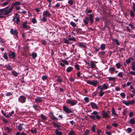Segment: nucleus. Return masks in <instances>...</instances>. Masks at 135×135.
Masks as SVG:
<instances>
[{
  "label": "nucleus",
  "mask_w": 135,
  "mask_h": 135,
  "mask_svg": "<svg viewBox=\"0 0 135 135\" xmlns=\"http://www.w3.org/2000/svg\"><path fill=\"white\" fill-rule=\"evenodd\" d=\"M8 6H7L4 8L2 9V15H7L9 14L12 11L13 8L11 7L8 8Z\"/></svg>",
  "instance_id": "nucleus-1"
},
{
  "label": "nucleus",
  "mask_w": 135,
  "mask_h": 135,
  "mask_svg": "<svg viewBox=\"0 0 135 135\" xmlns=\"http://www.w3.org/2000/svg\"><path fill=\"white\" fill-rule=\"evenodd\" d=\"M66 102L68 104H70L72 106L76 104L77 101L76 100H75L73 99H67Z\"/></svg>",
  "instance_id": "nucleus-2"
},
{
  "label": "nucleus",
  "mask_w": 135,
  "mask_h": 135,
  "mask_svg": "<svg viewBox=\"0 0 135 135\" xmlns=\"http://www.w3.org/2000/svg\"><path fill=\"white\" fill-rule=\"evenodd\" d=\"M87 83L91 85H93L94 86H96L99 83V82L96 80H93L92 81L88 80L87 81Z\"/></svg>",
  "instance_id": "nucleus-3"
},
{
  "label": "nucleus",
  "mask_w": 135,
  "mask_h": 135,
  "mask_svg": "<svg viewBox=\"0 0 135 135\" xmlns=\"http://www.w3.org/2000/svg\"><path fill=\"white\" fill-rule=\"evenodd\" d=\"M26 98L23 95L21 96L18 99V101L21 103H23L26 101Z\"/></svg>",
  "instance_id": "nucleus-4"
},
{
  "label": "nucleus",
  "mask_w": 135,
  "mask_h": 135,
  "mask_svg": "<svg viewBox=\"0 0 135 135\" xmlns=\"http://www.w3.org/2000/svg\"><path fill=\"white\" fill-rule=\"evenodd\" d=\"M63 110L64 111L68 114L72 113V111L70 109H69L66 106H64L63 107Z\"/></svg>",
  "instance_id": "nucleus-5"
},
{
  "label": "nucleus",
  "mask_w": 135,
  "mask_h": 135,
  "mask_svg": "<svg viewBox=\"0 0 135 135\" xmlns=\"http://www.w3.org/2000/svg\"><path fill=\"white\" fill-rule=\"evenodd\" d=\"M134 100H132L131 101L129 100L127 102L125 101L123 102V103L126 105L127 106H128L129 105H131L134 103Z\"/></svg>",
  "instance_id": "nucleus-6"
},
{
  "label": "nucleus",
  "mask_w": 135,
  "mask_h": 135,
  "mask_svg": "<svg viewBox=\"0 0 135 135\" xmlns=\"http://www.w3.org/2000/svg\"><path fill=\"white\" fill-rule=\"evenodd\" d=\"M43 15L46 17H50L51 16V14L48 11H46L43 12Z\"/></svg>",
  "instance_id": "nucleus-7"
},
{
  "label": "nucleus",
  "mask_w": 135,
  "mask_h": 135,
  "mask_svg": "<svg viewBox=\"0 0 135 135\" xmlns=\"http://www.w3.org/2000/svg\"><path fill=\"white\" fill-rule=\"evenodd\" d=\"M103 115V118H106L110 117V116L107 112H105L104 111H103L102 114Z\"/></svg>",
  "instance_id": "nucleus-8"
},
{
  "label": "nucleus",
  "mask_w": 135,
  "mask_h": 135,
  "mask_svg": "<svg viewBox=\"0 0 135 135\" xmlns=\"http://www.w3.org/2000/svg\"><path fill=\"white\" fill-rule=\"evenodd\" d=\"M90 105L93 109H97L98 108V107L95 103L93 102H91L90 103Z\"/></svg>",
  "instance_id": "nucleus-9"
},
{
  "label": "nucleus",
  "mask_w": 135,
  "mask_h": 135,
  "mask_svg": "<svg viewBox=\"0 0 135 135\" xmlns=\"http://www.w3.org/2000/svg\"><path fill=\"white\" fill-rule=\"evenodd\" d=\"M21 3L20 2H17L16 1L15 2H13L12 3V7H13H13L14 6L16 7L17 6H19L20 5Z\"/></svg>",
  "instance_id": "nucleus-10"
},
{
  "label": "nucleus",
  "mask_w": 135,
  "mask_h": 135,
  "mask_svg": "<svg viewBox=\"0 0 135 135\" xmlns=\"http://www.w3.org/2000/svg\"><path fill=\"white\" fill-rule=\"evenodd\" d=\"M8 55L9 57L12 59H14L15 57V53L13 52H10L8 54Z\"/></svg>",
  "instance_id": "nucleus-11"
},
{
  "label": "nucleus",
  "mask_w": 135,
  "mask_h": 135,
  "mask_svg": "<svg viewBox=\"0 0 135 135\" xmlns=\"http://www.w3.org/2000/svg\"><path fill=\"white\" fill-rule=\"evenodd\" d=\"M111 115H113L114 116L116 117L118 115L117 114L115 113V109L113 107L112 108V110L111 111Z\"/></svg>",
  "instance_id": "nucleus-12"
},
{
  "label": "nucleus",
  "mask_w": 135,
  "mask_h": 135,
  "mask_svg": "<svg viewBox=\"0 0 135 135\" xmlns=\"http://www.w3.org/2000/svg\"><path fill=\"white\" fill-rule=\"evenodd\" d=\"M3 66L5 68H6L7 70H12V67L10 65L8 64L4 66Z\"/></svg>",
  "instance_id": "nucleus-13"
},
{
  "label": "nucleus",
  "mask_w": 135,
  "mask_h": 135,
  "mask_svg": "<svg viewBox=\"0 0 135 135\" xmlns=\"http://www.w3.org/2000/svg\"><path fill=\"white\" fill-rule=\"evenodd\" d=\"M10 32L12 34L17 35V30H14L12 28L10 30Z\"/></svg>",
  "instance_id": "nucleus-14"
},
{
  "label": "nucleus",
  "mask_w": 135,
  "mask_h": 135,
  "mask_svg": "<svg viewBox=\"0 0 135 135\" xmlns=\"http://www.w3.org/2000/svg\"><path fill=\"white\" fill-rule=\"evenodd\" d=\"M94 16L93 15L90 14L89 15V20L90 21L91 23H93L94 20L93 19Z\"/></svg>",
  "instance_id": "nucleus-15"
},
{
  "label": "nucleus",
  "mask_w": 135,
  "mask_h": 135,
  "mask_svg": "<svg viewBox=\"0 0 135 135\" xmlns=\"http://www.w3.org/2000/svg\"><path fill=\"white\" fill-rule=\"evenodd\" d=\"M95 61H91L90 62V65H91V69H93L95 68V63H96Z\"/></svg>",
  "instance_id": "nucleus-16"
},
{
  "label": "nucleus",
  "mask_w": 135,
  "mask_h": 135,
  "mask_svg": "<svg viewBox=\"0 0 135 135\" xmlns=\"http://www.w3.org/2000/svg\"><path fill=\"white\" fill-rule=\"evenodd\" d=\"M89 21V18L87 17L85 18L83 20V21L84 23V24L85 25H87Z\"/></svg>",
  "instance_id": "nucleus-17"
},
{
  "label": "nucleus",
  "mask_w": 135,
  "mask_h": 135,
  "mask_svg": "<svg viewBox=\"0 0 135 135\" xmlns=\"http://www.w3.org/2000/svg\"><path fill=\"white\" fill-rule=\"evenodd\" d=\"M115 69L114 67H110L109 69V71L110 73L111 74L114 73Z\"/></svg>",
  "instance_id": "nucleus-18"
},
{
  "label": "nucleus",
  "mask_w": 135,
  "mask_h": 135,
  "mask_svg": "<svg viewBox=\"0 0 135 135\" xmlns=\"http://www.w3.org/2000/svg\"><path fill=\"white\" fill-rule=\"evenodd\" d=\"M24 124H20L18 127V129L19 131H21L24 127Z\"/></svg>",
  "instance_id": "nucleus-19"
},
{
  "label": "nucleus",
  "mask_w": 135,
  "mask_h": 135,
  "mask_svg": "<svg viewBox=\"0 0 135 135\" xmlns=\"http://www.w3.org/2000/svg\"><path fill=\"white\" fill-rule=\"evenodd\" d=\"M35 101L37 103H40L42 101V100L41 98L38 97L35 99Z\"/></svg>",
  "instance_id": "nucleus-20"
},
{
  "label": "nucleus",
  "mask_w": 135,
  "mask_h": 135,
  "mask_svg": "<svg viewBox=\"0 0 135 135\" xmlns=\"http://www.w3.org/2000/svg\"><path fill=\"white\" fill-rule=\"evenodd\" d=\"M27 24V22H24L22 24V26L23 28L24 29H27L28 28V26L26 25Z\"/></svg>",
  "instance_id": "nucleus-21"
},
{
  "label": "nucleus",
  "mask_w": 135,
  "mask_h": 135,
  "mask_svg": "<svg viewBox=\"0 0 135 135\" xmlns=\"http://www.w3.org/2000/svg\"><path fill=\"white\" fill-rule=\"evenodd\" d=\"M129 123L132 125H134L135 123V120L133 118H131L129 120Z\"/></svg>",
  "instance_id": "nucleus-22"
},
{
  "label": "nucleus",
  "mask_w": 135,
  "mask_h": 135,
  "mask_svg": "<svg viewBox=\"0 0 135 135\" xmlns=\"http://www.w3.org/2000/svg\"><path fill=\"white\" fill-rule=\"evenodd\" d=\"M55 133L57 135H61L62 134V133L61 132L58 131L57 129L55 130Z\"/></svg>",
  "instance_id": "nucleus-23"
},
{
  "label": "nucleus",
  "mask_w": 135,
  "mask_h": 135,
  "mask_svg": "<svg viewBox=\"0 0 135 135\" xmlns=\"http://www.w3.org/2000/svg\"><path fill=\"white\" fill-rule=\"evenodd\" d=\"M133 60V58H129L128 59H127L126 60V62L127 64H128L130 63L131 62V60Z\"/></svg>",
  "instance_id": "nucleus-24"
},
{
  "label": "nucleus",
  "mask_w": 135,
  "mask_h": 135,
  "mask_svg": "<svg viewBox=\"0 0 135 135\" xmlns=\"http://www.w3.org/2000/svg\"><path fill=\"white\" fill-rule=\"evenodd\" d=\"M73 69V68L69 66L66 69V71L68 72H69L71 71Z\"/></svg>",
  "instance_id": "nucleus-25"
},
{
  "label": "nucleus",
  "mask_w": 135,
  "mask_h": 135,
  "mask_svg": "<svg viewBox=\"0 0 135 135\" xmlns=\"http://www.w3.org/2000/svg\"><path fill=\"white\" fill-rule=\"evenodd\" d=\"M100 49L102 50H104L105 49V46L104 44H102L100 46Z\"/></svg>",
  "instance_id": "nucleus-26"
},
{
  "label": "nucleus",
  "mask_w": 135,
  "mask_h": 135,
  "mask_svg": "<svg viewBox=\"0 0 135 135\" xmlns=\"http://www.w3.org/2000/svg\"><path fill=\"white\" fill-rule=\"evenodd\" d=\"M9 1L10 0H9L8 1H7L6 2L3 3L2 4V6L4 7L7 5L8 4V3L9 2Z\"/></svg>",
  "instance_id": "nucleus-27"
},
{
  "label": "nucleus",
  "mask_w": 135,
  "mask_h": 135,
  "mask_svg": "<svg viewBox=\"0 0 135 135\" xmlns=\"http://www.w3.org/2000/svg\"><path fill=\"white\" fill-rule=\"evenodd\" d=\"M41 118L44 120H47V117L45 116L44 115L42 114L41 115Z\"/></svg>",
  "instance_id": "nucleus-28"
},
{
  "label": "nucleus",
  "mask_w": 135,
  "mask_h": 135,
  "mask_svg": "<svg viewBox=\"0 0 135 135\" xmlns=\"http://www.w3.org/2000/svg\"><path fill=\"white\" fill-rule=\"evenodd\" d=\"M70 24L73 27H75L76 26V24L75 22L72 21L70 22Z\"/></svg>",
  "instance_id": "nucleus-29"
},
{
  "label": "nucleus",
  "mask_w": 135,
  "mask_h": 135,
  "mask_svg": "<svg viewBox=\"0 0 135 135\" xmlns=\"http://www.w3.org/2000/svg\"><path fill=\"white\" fill-rule=\"evenodd\" d=\"M13 74L14 76L15 77H16L17 76L18 73L16 71H12Z\"/></svg>",
  "instance_id": "nucleus-30"
},
{
  "label": "nucleus",
  "mask_w": 135,
  "mask_h": 135,
  "mask_svg": "<svg viewBox=\"0 0 135 135\" xmlns=\"http://www.w3.org/2000/svg\"><path fill=\"white\" fill-rule=\"evenodd\" d=\"M6 129L8 133H9L11 131V129L9 128L8 127H6Z\"/></svg>",
  "instance_id": "nucleus-31"
},
{
  "label": "nucleus",
  "mask_w": 135,
  "mask_h": 135,
  "mask_svg": "<svg viewBox=\"0 0 135 135\" xmlns=\"http://www.w3.org/2000/svg\"><path fill=\"white\" fill-rule=\"evenodd\" d=\"M3 57L5 59L7 60L8 59V57L7 55V54L6 53H5L3 56Z\"/></svg>",
  "instance_id": "nucleus-32"
},
{
  "label": "nucleus",
  "mask_w": 135,
  "mask_h": 135,
  "mask_svg": "<svg viewBox=\"0 0 135 135\" xmlns=\"http://www.w3.org/2000/svg\"><path fill=\"white\" fill-rule=\"evenodd\" d=\"M32 55L33 59H34L37 56V54L35 53H32Z\"/></svg>",
  "instance_id": "nucleus-33"
},
{
  "label": "nucleus",
  "mask_w": 135,
  "mask_h": 135,
  "mask_svg": "<svg viewBox=\"0 0 135 135\" xmlns=\"http://www.w3.org/2000/svg\"><path fill=\"white\" fill-rule=\"evenodd\" d=\"M61 61L62 62L64 63L66 65H68L69 64L68 62L66 60H61Z\"/></svg>",
  "instance_id": "nucleus-34"
},
{
  "label": "nucleus",
  "mask_w": 135,
  "mask_h": 135,
  "mask_svg": "<svg viewBox=\"0 0 135 135\" xmlns=\"http://www.w3.org/2000/svg\"><path fill=\"white\" fill-rule=\"evenodd\" d=\"M103 88L105 89H106L108 88V87L105 84H104L103 85Z\"/></svg>",
  "instance_id": "nucleus-35"
},
{
  "label": "nucleus",
  "mask_w": 135,
  "mask_h": 135,
  "mask_svg": "<svg viewBox=\"0 0 135 135\" xmlns=\"http://www.w3.org/2000/svg\"><path fill=\"white\" fill-rule=\"evenodd\" d=\"M85 101L86 103H88L89 102V98L88 97H85L84 98Z\"/></svg>",
  "instance_id": "nucleus-36"
},
{
  "label": "nucleus",
  "mask_w": 135,
  "mask_h": 135,
  "mask_svg": "<svg viewBox=\"0 0 135 135\" xmlns=\"http://www.w3.org/2000/svg\"><path fill=\"white\" fill-rule=\"evenodd\" d=\"M120 64L119 63H116L115 64V65L116 67L117 68V69H119L120 68Z\"/></svg>",
  "instance_id": "nucleus-37"
},
{
  "label": "nucleus",
  "mask_w": 135,
  "mask_h": 135,
  "mask_svg": "<svg viewBox=\"0 0 135 135\" xmlns=\"http://www.w3.org/2000/svg\"><path fill=\"white\" fill-rule=\"evenodd\" d=\"M42 78L43 80H45L47 79V77L46 76L44 75L42 76Z\"/></svg>",
  "instance_id": "nucleus-38"
},
{
  "label": "nucleus",
  "mask_w": 135,
  "mask_h": 135,
  "mask_svg": "<svg viewBox=\"0 0 135 135\" xmlns=\"http://www.w3.org/2000/svg\"><path fill=\"white\" fill-rule=\"evenodd\" d=\"M46 17H44H44L41 19V21L44 22L46 21L47 20V18Z\"/></svg>",
  "instance_id": "nucleus-39"
},
{
  "label": "nucleus",
  "mask_w": 135,
  "mask_h": 135,
  "mask_svg": "<svg viewBox=\"0 0 135 135\" xmlns=\"http://www.w3.org/2000/svg\"><path fill=\"white\" fill-rule=\"evenodd\" d=\"M115 78L112 77H110L107 78L109 80H114L115 79Z\"/></svg>",
  "instance_id": "nucleus-40"
},
{
  "label": "nucleus",
  "mask_w": 135,
  "mask_h": 135,
  "mask_svg": "<svg viewBox=\"0 0 135 135\" xmlns=\"http://www.w3.org/2000/svg\"><path fill=\"white\" fill-rule=\"evenodd\" d=\"M31 131L32 133H36L37 132L36 129H31Z\"/></svg>",
  "instance_id": "nucleus-41"
},
{
  "label": "nucleus",
  "mask_w": 135,
  "mask_h": 135,
  "mask_svg": "<svg viewBox=\"0 0 135 135\" xmlns=\"http://www.w3.org/2000/svg\"><path fill=\"white\" fill-rule=\"evenodd\" d=\"M78 45L81 47H86V46L82 43H79V44Z\"/></svg>",
  "instance_id": "nucleus-42"
},
{
  "label": "nucleus",
  "mask_w": 135,
  "mask_h": 135,
  "mask_svg": "<svg viewBox=\"0 0 135 135\" xmlns=\"http://www.w3.org/2000/svg\"><path fill=\"white\" fill-rule=\"evenodd\" d=\"M129 73L130 75L135 76V71H130L129 72Z\"/></svg>",
  "instance_id": "nucleus-43"
},
{
  "label": "nucleus",
  "mask_w": 135,
  "mask_h": 135,
  "mask_svg": "<svg viewBox=\"0 0 135 135\" xmlns=\"http://www.w3.org/2000/svg\"><path fill=\"white\" fill-rule=\"evenodd\" d=\"M16 23L17 24H18V22L20 21V18L18 17H16Z\"/></svg>",
  "instance_id": "nucleus-44"
},
{
  "label": "nucleus",
  "mask_w": 135,
  "mask_h": 135,
  "mask_svg": "<svg viewBox=\"0 0 135 135\" xmlns=\"http://www.w3.org/2000/svg\"><path fill=\"white\" fill-rule=\"evenodd\" d=\"M98 89H100V91H102L103 90V89H104L103 88V86H98Z\"/></svg>",
  "instance_id": "nucleus-45"
},
{
  "label": "nucleus",
  "mask_w": 135,
  "mask_h": 135,
  "mask_svg": "<svg viewBox=\"0 0 135 135\" xmlns=\"http://www.w3.org/2000/svg\"><path fill=\"white\" fill-rule=\"evenodd\" d=\"M105 93L104 92H102V91H100L99 92V96L100 97H102L104 95Z\"/></svg>",
  "instance_id": "nucleus-46"
},
{
  "label": "nucleus",
  "mask_w": 135,
  "mask_h": 135,
  "mask_svg": "<svg viewBox=\"0 0 135 135\" xmlns=\"http://www.w3.org/2000/svg\"><path fill=\"white\" fill-rule=\"evenodd\" d=\"M127 130L129 133H130L132 131V129L130 128H128L127 129Z\"/></svg>",
  "instance_id": "nucleus-47"
},
{
  "label": "nucleus",
  "mask_w": 135,
  "mask_h": 135,
  "mask_svg": "<svg viewBox=\"0 0 135 135\" xmlns=\"http://www.w3.org/2000/svg\"><path fill=\"white\" fill-rule=\"evenodd\" d=\"M90 118L93 120H95V116H93L91 115H90L89 116Z\"/></svg>",
  "instance_id": "nucleus-48"
},
{
  "label": "nucleus",
  "mask_w": 135,
  "mask_h": 135,
  "mask_svg": "<svg viewBox=\"0 0 135 135\" xmlns=\"http://www.w3.org/2000/svg\"><path fill=\"white\" fill-rule=\"evenodd\" d=\"M51 119L53 120H56L58 119V118L55 117L54 116H53L51 117Z\"/></svg>",
  "instance_id": "nucleus-49"
},
{
  "label": "nucleus",
  "mask_w": 135,
  "mask_h": 135,
  "mask_svg": "<svg viewBox=\"0 0 135 135\" xmlns=\"http://www.w3.org/2000/svg\"><path fill=\"white\" fill-rule=\"evenodd\" d=\"M118 76H119V77H121L122 78H123L122 72H120L118 74Z\"/></svg>",
  "instance_id": "nucleus-50"
},
{
  "label": "nucleus",
  "mask_w": 135,
  "mask_h": 135,
  "mask_svg": "<svg viewBox=\"0 0 135 135\" xmlns=\"http://www.w3.org/2000/svg\"><path fill=\"white\" fill-rule=\"evenodd\" d=\"M68 133L69 135H73L74 134V132L71 131L69 132Z\"/></svg>",
  "instance_id": "nucleus-51"
},
{
  "label": "nucleus",
  "mask_w": 135,
  "mask_h": 135,
  "mask_svg": "<svg viewBox=\"0 0 135 135\" xmlns=\"http://www.w3.org/2000/svg\"><path fill=\"white\" fill-rule=\"evenodd\" d=\"M130 15L131 16L133 17H134V15L132 11H131L130 12Z\"/></svg>",
  "instance_id": "nucleus-52"
},
{
  "label": "nucleus",
  "mask_w": 135,
  "mask_h": 135,
  "mask_svg": "<svg viewBox=\"0 0 135 135\" xmlns=\"http://www.w3.org/2000/svg\"><path fill=\"white\" fill-rule=\"evenodd\" d=\"M114 42H115L116 44L117 45H119V43L118 42V40H117L116 39H115L114 40Z\"/></svg>",
  "instance_id": "nucleus-53"
},
{
  "label": "nucleus",
  "mask_w": 135,
  "mask_h": 135,
  "mask_svg": "<svg viewBox=\"0 0 135 135\" xmlns=\"http://www.w3.org/2000/svg\"><path fill=\"white\" fill-rule=\"evenodd\" d=\"M68 3L72 5L73 4V2L72 0H69L68 1Z\"/></svg>",
  "instance_id": "nucleus-54"
},
{
  "label": "nucleus",
  "mask_w": 135,
  "mask_h": 135,
  "mask_svg": "<svg viewBox=\"0 0 135 135\" xmlns=\"http://www.w3.org/2000/svg\"><path fill=\"white\" fill-rule=\"evenodd\" d=\"M32 21L33 23H35L37 22L35 18L32 19Z\"/></svg>",
  "instance_id": "nucleus-55"
},
{
  "label": "nucleus",
  "mask_w": 135,
  "mask_h": 135,
  "mask_svg": "<svg viewBox=\"0 0 135 135\" xmlns=\"http://www.w3.org/2000/svg\"><path fill=\"white\" fill-rule=\"evenodd\" d=\"M98 113L97 112V111H94L93 112L91 113V114H94V115H97L98 114Z\"/></svg>",
  "instance_id": "nucleus-56"
},
{
  "label": "nucleus",
  "mask_w": 135,
  "mask_h": 135,
  "mask_svg": "<svg viewBox=\"0 0 135 135\" xmlns=\"http://www.w3.org/2000/svg\"><path fill=\"white\" fill-rule=\"evenodd\" d=\"M68 40L70 41H74L75 40V39L74 37L72 38H68Z\"/></svg>",
  "instance_id": "nucleus-57"
},
{
  "label": "nucleus",
  "mask_w": 135,
  "mask_h": 135,
  "mask_svg": "<svg viewBox=\"0 0 135 135\" xmlns=\"http://www.w3.org/2000/svg\"><path fill=\"white\" fill-rule=\"evenodd\" d=\"M57 82L60 83H61L62 81V80L61 78H58L57 80Z\"/></svg>",
  "instance_id": "nucleus-58"
},
{
  "label": "nucleus",
  "mask_w": 135,
  "mask_h": 135,
  "mask_svg": "<svg viewBox=\"0 0 135 135\" xmlns=\"http://www.w3.org/2000/svg\"><path fill=\"white\" fill-rule=\"evenodd\" d=\"M91 130L93 132H94L95 131V126L94 125L91 128Z\"/></svg>",
  "instance_id": "nucleus-59"
},
{
  "label": "nucleus",
  "mask_w": 135,
  "mask_h": 135,
  "mask_svg": "<svg viewBox=\"0 0 135 135\" xmlns=\"http://www.w3.org/2000/svg\"><path fill=\"white\" fill-rule=\"evenodd\" d=\"M75 68L78 70H79L80 68L79 67V66L78 65H75Z\"/></svg>",
  "instance_id": "nucleus-60"
},
{
  "label": "nucleus",
  "mask_w": 135,
  "mask_h": 135,
  "mask_svg": "<svg viewBox=\"0 0 135 135\" xmlns=\"http://www.w3.org/2000/svg\"><path fill=\"white\" fill-rule=\"evenodd\" d=\"M129 26L131 27L132 29H134V27L133 26V25L131 24H129Z\"/></svg>",
  "instance_id": "nucleus-61"
},
{
  "label": "nucleus",
  "mask_w": 135,
  "mask_h": 135,
  "mask_svg": "<svg viewBox=\"0 0 135 135\" xmlns=\"http://www.w3.org/2000/svg\"><path fill=\"white\" fill-rule=\"evenodd\" d=\"M49 2V4L48 6V7H50V5L51 4V0H47Z\"/></svg>",
  "instance_id": "nucleus-62"
},
{
  "label": "nucleus",
  "mask_w": 135,
  "mask_h": 135,
  "mask_svg": "<svg viewBox=\"0 0 135 135\" xmlns=\"http://www.w3.org/2000/svg\"><path fill=\"white\" fill-rule=\"evenodd\" d=\"M89 131L87 129L84 132V133L85 135L88 134L89 133Z\"/></svg>",
  "instance_id": "nucleus-63"
},
{
  "label": "nucleus",
  "mask_w": 135,
  "mask_h": 135,
  "mask_svg": "<svg viewBox=\"0 0 135 135\" xmlns=\"http://www.w3.org/2000/svg\"><path fill=\"white\" fill-rule=\"evenodd\" d=\"M12 93L11 92H8L6 94V96H8L11 95Z\"/></svg>",
  "instance_id": "nucleus-64"
}]
</instances>
